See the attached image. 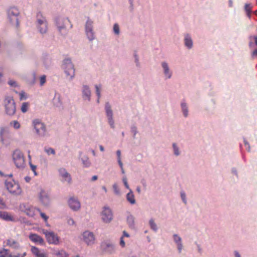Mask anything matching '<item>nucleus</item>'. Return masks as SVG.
Wrapping results in <instances>:
<instances>
[{
	"label": "nucleus",
	"instance_id": "69168bd1",
	"mask_svg": "<svg viewBox=\"0 0 257 257\" xmlns=\"http://www.w3.org/2000/svg\"><path fill=\"white\" fill-rule=\"evenodd\" d=\"M44 63L46 67H48L50 64V60L48 59L46 62H44Z\"/></svg>",
	"mask_w": 257,
	"mask_h": 257
},
{
	"label": "nucleus",
	"instance_id": "2f4dec72",
	"mask_svg": "<svg viewBox=\"0 0 257 257\" xmlns=\"http://www.w3.org/2000/svg\"><path fill=\"white\" fill-rule=\"evenodd\" d=\"M185 44L188 48H191L192 46V41L190 37L187 35L185 37Z\"/></svg>",
	"mask_w": 257,
	"mask_h": 257
},
{
	"label": "nucleus",
	"instance_id": "cd10ccee",
	"mask_svg": "<svg viewBox=\"0 0 257 257\" xmlns=\"http://www.w3.org/2000/svg\"><path fill=\"white\" fill-rule=\"evenodd\" d=\"M174 240L175 242L177 243L178 246V249L179 252H180L182 249V244L181 243V238L180 236H178L177 234L174 235Z\"/></svg>",
	"mask_w": 257,
	"mask_h": 257
},
{
	"label": "nucleus",
	"instance_id": "4c0bfd02",
	"mask_svg": "<svg viewBox=\"0 0 257 257\" xmlns=\"http://www.w3.org/2000/svg\"><path fill=\"white\" fill-rule=\"evenodd\" d=\"M181 107L182 109V111L183 112L184 115L185 117H187L188 115V109L185 103L182 102L181 103Z\"/></svg>",
	"mask_w": 257,
	"mask_h": 257
},
{
	"label": "nucleus",
	"instance_id": "9b49d317",
	"mask_svg": "<svg viewBox=\"0 0 257 257\" xmlns=\"http://www.w3.org/2000/svg\"><path fill=\"white\" fill-rule=\"evenodd\" d=\"M101 220L105 223H109L113 218V214L111 209L108 206L102 208L100 213Z\"/></svg>",
	"mask_w": 257,
	"mask_h": 257
},
{
	"label": "nucleus",
	"instance_id": "774afa93",
	"mask_svg": "<svg viewBox=\"0 0 257 257\" xmlns=\"http://www.w3.org/2000/svg\"><path fill=\"white\" fill-rule=\"evenodd\" d=\"M252 55L253 56H257V49L254 50L252 53Z\"/></svg>",
	"mask_w": 257,
	"mask_h": 257
},
{
	"label": "nucleus",
	"instance_id": "6e6d98bb",
	"mask_svg": "<svg viewBox=\"0 0 257 257\" xmlns=\"http://www.w3.org/2000/svg\"><path fill=\"white\" fill-rule=\"evenodd\" d=\"M116 156L117 161H120L121 160V151L120 150H117L116 151Z\"/></svg>",
	"mask_w": 257,
	"mask_h": 257
},
{
	"label": "nucleus",
	"instance_id": "13d9d810",
	"mask_svg": "<svg viewBox=\"0 0 257 257\" xmlns=\"http://www.w3.org/2000/svg\"><path fill=\"white\" fill-rule=\"evenodd\" d=\"M181 198H182L183 201L186 204V200L185 199V194L184 192H181Z\"/></svg>",
	"mask_w": 257,
	"mask_h": 257
},
{
	"label": "nucleus",
	"instance_id": "603ef678",
	"mask_svg": "<svg viewBox=\"0 0 257 257\" xmlns=\"http://www.w3.org/2000/svg\"><path fill=\"white\" fill-rule=\"evenodd\" d=\"M67 223L70 225H75V222L74 220L72 218H69L67 220Z\"/></svg>",
	"mask_w": 257,
	"mask_h": 257
},
{
	"label": "nucleus",
	"instance_id": "7ed1b4c3",
	"mask_svg": "<svg viewBox=\"0 0 257 257\" xmlns=\"http://www.w3.org/2000/svg\"><path fill=\"white\" fill-rule=\"evenodd\" d=\"M32 124L37 135L40 138H45L49 136L46 125L41 120L35 119L33 120Z\"/></svg>",
	"mask_w": 257,
	"mask_h": 257
},
{
	"label": "nucleus",
	"instance_id": "58836bf2",
	"mask_svg": "<svg viewBox=\"0 0 257 257\" xmlns=\"http://www.w3.org/2000/svg\"><path fill=\"white\" fill-rule=\"evenodd\" d=\"M10 125L17 130L20 128L21 126L20 123L17 120H14L11 121L10 122Z\"/></svg>",
	"mask_w": 257,
	"mask_h": 257
},
{
	"label": "nucleus",
	"instance_id": "4468645a",
	"mask_svg": "<svg viewBox=\"0 0 257 257\" xmlns=\"http://www.w3.org/2000/svg\"><path fill=\"white\" fill-rule=\"evenodd\" d=\"M38 197L41 203L45 206H48L51 203V198L48 192L42 188L40 189Z\"/></svg>",
	"mask_w": 257,
	"mask_h": 257
},
{
	"label": "nucleus",
	"instance_id": "423d86ee",
	"mask_svg": "<svg viewBox=\"0 0 257 257\" xmlns=\"http://www.w3.org/2000/svg\"><path fill=\"white\" fill-rule=\"evenodd\" d=\"M7 16L9 21L12 25L18 27L20 17V11L16 7H11L7 10Z\"/></svg>",
	"mask_w": 257,
	"mask_h": 257
},
{
	"label": "nucleus",
	"instance_id": "f3484780",
	"mask_svg": "<svg viewBox=\"0 0 257 257\" xmlns=\"http://www.w3.org/2000/svg\"><path fill=\"white\" fill-rule=\"evenodd\" d=\"M69 207L74 211H77L81 208V203L76 197H71L68 201Z\"/></svg>",
	"mask_w": 257,
	"mask_h": 257
},
{
	"label": "nucleus",
	"instance_id": "5fc2aeb1",
	"mask_svg": "<svg viewBox=\"0 0 257 257\" xmlns=\"http://www.w3.org/2000/svg\"><path fill=\"white\" fill-rule=\"evenodd\" d=\"M6 207V205L5 202L0 198V208L1 209H4Z\"/></svg>",
	"mask_w": 257,
	"mask_h": 257
},
{
	"label": "nucleus",
	"instance_id": "b1692460",
	"mask_svg": "<svg viewBox=\"0 0 257 257\" xmlns=\"http://www.w3.org/2000/svg\"><path fill=\"white\" fill-rule=\"evenodd\" d=\"M0 219L7 221H15V219L10 213L6 211H0Z\"/></svg>",
	"mask_w": 257,
	"mask_h": 257
},
{
	"label": "nucleus",
	"instance_id": "1a4fd4ad",
	"mask_svg": "<svg viewBox=\"0 0 257 257\" xmlns=\"http://www.w3.org/2000/svg\"><path fill=\"white\" fill-rule=\"evenodd\" d=\"M80 238L88 246H92L96 242V237L94 233L89 230L83 231L80 235Z\"/></svg>",
	"mask_w": 257,
	"mask_h": 257
},
{
	"label": "nucleus",
	"instance_id": "20e7f679",
	"mask_svg": "<svg viewBox=\"0 0 257 257\" xmlns=\"http://www.w3.org/2000/svg\"><path fill=\"white\" fill-rule=\"evenodd\" d=\"M12 137L8 127H0V142L5 147L9 146L12 142Z\"/></svg>",
	"mask_w": 257,
	"mask_h": 257
},
{
	"label": "nucleus",
	"instance_id": "680f3d73",
	"mask_svg": "<svg viewBox=\"0 0 257 257\" xmlns=\"http://www.w3.org/2000/svg\"><path fill=\"white\" fill-rule=\"evenodd\" d=\"M83 165L85 167H88L90 165V162H83Z\"/></svg>",
	"mask_w": 257,
	"mask_h": 257
},
{
	"label": "nucleus",
	"instance_id": "a19ab883",
	"mask_svg": "<svg viewBox=\"0 0 257 257\" xmlns=\"http://www.w3.org/2000/svg\"><path fill=\"white\" fill-rule=\"evenodd\" d=\"M9 85H10L11 87H18L19 86L18 83L13 79H10L8 82Z\"/></svg>",
	"mask_w": 257,
	"mask_h": 257
},
{
	"label": "nucleus",
	"instance_id": "c756f323",
	"mask_svg": "<svg viewBox=\"0 0 257 257\" xmlns=\"http://www.w3.org/2000/svg\"><path fill=\"white\" fill-rule=\"evenodd\" d=\"M113 34L116 36H119L120 34V29L119 25L117 23H115L113 25L112 28Z\"/></svg>",
	"mask_w": 257,
	"mask_h": 257
},
{
	"label": "nucleus",
	"instance_id": "473e14b6",
	"mask_svg": "<svg viewBox=\"0 0 257 257\" xmlns=\"http://www.w3.org/2000/svg\"><path fill=\"white\" fill-rule=\"evenodd\" d=\"M43 25H38L37 26L39 32L42 34H44L47 33L48 31V23L45 24V28L43 29Z\"/></svg>",
	"mask_w": 257,
	"mask_h": 257
},
{
	"label": "nucleus",
	"instance_id": "5701e85b",
	"mask_svg": "<svg viewBox=\"0 0 257 257\" xmlns=\"http://www.w3.org/2000/svg\"><path fill=\"white\" fill-rule=\"evenodd\" d=\"M52 103L55 106L57 107H60L62 106V102L61 99V95L59 93L55 91Z\"/></svg>",
	"mask_w": 257,
	"mask_h": 257
},
{
	"label": "nucleus",
	"instance_id": "f704fd0d",
	"mask_svg": "<svg viewBox=\"0 0 257 257\" xmlns=\"http://www.w3.org/2000/svg\"><path fill=\"white\" fill-rule=\"evenodd\" d=\"M7 244L9 246H12L14 248H16L19 246L18 242L12 239H8L7 240Z\"/></svg>",
	"mask_w": 257,
	"mask_h": 257
},
{
	"label": "nucleus",
	"instance_id": "4d7b16f0",
	"mask_svg": "<svg viewBox=\"0 0 257 257\" xmlns=\"http://www.w3.org/2000/svg\"><path fill=\"white\" fill-rule=\"evenodd\" d=\"M125 242L123 240V236H121V238H120V245L122 246V247H124L125 246Z\"/></svg>",
	"mask_w": 257,
	"mask_h": 257
},
{
	"label": "nucleus",
	"instance_id": "6e6552de",
	"mask_svg": "<svg viewBox=\"0 0 257 257\" xmlns=\"http://www.w3.org/2000/svg\"><path fill=\"white\" fill-rule=\"evenodd\" d=\"M104 111L107 118V122L112 129L115 128L114 113L112 106L109 102H106L104 105Z\"/></svg>",
	"mask_w": 257,
	"mask_h": 257
},
{
	"label": "nucleus",
	"instance_id": "bf43d9fd",
	"mask_svg": "<svg viewBox=\"0 0 257 257\" xmlns=\"http://www.w3.org/2000/svg\"><path fill=\"white\" fill-rule=\"evenodd\" d=\"M25 92L22 91L20 93V99L23 100V99H26V97H25Z\"/></svg>",
	"mask_w": 257,
	"mask_h": 257
},
{
	"label": "nucleus",
	"instance_id": "ea45409f",
	"mask_svg": "<svg viewBox=\"0 0 257 257\" xmlns=\"http://www.w3.org/2000/svg\"><path fill=\"white\" fill-rule=\"evenodd\" d=\"M95 88L96 95L98 99H100L101 97V87L98 85H95Z\"/></svg>",
	"mask_w": 257,
	"mask_h": 257
},
{
	"label": "nucleus",
	"instance_id": "f03ea898",
	"mask_svg": "<svg viewBox=\"0 0 257 257\" xmlns=\"http://www.w3.org/2000/svg\"><path fill=\"white\" fill-rule=\"evenodd\" d=\"M62 68L68 79L72 80L75 76V69L71 59L66 58L63 60Z\"/></svg>",
	"mask_w": 257,
	"mask_h": 257
},
{
	"label": "nucleus",
	"instance_id": "79ce46f5",
	"mask_svg": "<svg viewBox=\"0 0 257 257\" xmlns=\"http://www.w3.org/2000/svg\"><path fill=\"white\" fill-rule=\"evenodd\" d=\"M0 257H11L7 250L3 249L0 251Z\"/></svg>",
	"mask_w": 257,
	"mask_h": 257
},
{
	"label": "nucleus",
	"instance_id": "3c124183",
	"mask_svg": "<svg viewBox=\"0 0 257 257\" xmlns=\"http://www.w3.org/2000/svg\"><path fill=\"white\" fill-rule=\"evenodd\" d=\"M173 150H174V154L177 156L179 155V150L175 144H173Z\"/></svg>",
	"mask_w": 257,
	"mask_h": 257
},
{
	"label": "nucleus",
	"instance_id": "6ab92c4d",
	"mask_svg": "<svg viewBox=\"0 0 257 257\" xmlns=\"http://www.w3.org/2000/svg\"><path fill=\"white\" fill-rule=\"evenodd\" d=\"M29 238L33 242L41 245L45 244L44 239L40 235L36 233H30Z\"/></svg>",
	"mask_w": 257,
	"mask_h": 257
},
{
	"label": "nucleus",
	"instance_id": "c03bdc74",
	"mask_svg": "<svg viewBox=\"0 0 257 257\" xmlns=\"http://www.w3.org/2000/svg\"><path fill=\"white\" fill-rule=\"evenodd\" d=\"M15 163L16 166L19 169H23L25 166L24 162H15Z\"/></svg>",
	"mask_w": 257,
	"mask_h": 257
},
{
	"label": "nucleus",
	"instance_id": "dca6fc26",
	"mask_svg": "<svg viewBox=\"0 0 257 257\" xmlns=\"http://www.w3.org/2000/svg\"><path fill=\"white\" fill-rule=\"evenodd\" d=\"M60 176L61 178V181L64 183L70 184L72 183V178L71 175L64 168L59 169Z\"/></svg>",
	"mask_w": 257,
	"mask_h": 257
},
{
	"label": "nucleus",
	"instance_id": "de8ad7c7",
	"mask_svg": "<svg viewBox=\"0 0 257 257\" xmlns=\"http://www.w3.org/2000/svg\"><path fill=\"white\" fill-rule=\"evenodd\" d=\"M29 164H30V166L31 167V170L33 171V172H34V175L35 176L37 175V172L36 171V168H37V166L33 165L31 162H29Z\"/></svg>",
	"mask_w": 257,
	"mask_h": 257
},
{
	"label": "nucleus",
	"instance_id": "72a5a7b5",
	"mask_svg": "<svg viewBox=\"0 0 257 257\" xmlns=\"http://www.w3.org/2000/svg\"><path fill=\"white\" fill-rule=\"evenodd\" d=\"M131 132L133 134L134 139L136 138V135L138 133V128L135 124H133L131 126Z\"/></svg>",
	"mask_w": 257,
	"mask_h": 257
},
{
	"label": "nucleus",
	"instance_id": "4be33fe9",
	"mask_svg": "<svg viewBox=\"0 0 257 257\" xmlns=\"http://www.w3.org/2000/svg\"><path fill=\"white\" fill-rule=\"evenodd\" d=\"M32 252L37 257H47L48 253L43 250H40L38 247L32 246L31 247Z\"/></svg>",
	"mask_w": 257,
	"mask_h": 257
},
{
	"label": "nucleus",
	"instance_id": "9d476101",
	"mask_svg": "<svg viewBox=\"0 0 257 257\" xmlns=\"http://www.w3.org/2000/svg\"><path fill=\"white\" fill-rule=\"evenodd\" d=\"M5 186L9 192L15 195H18L21 193L22 190L19 184L13 180H6Z\"/></svg>",
	"mask_w": 257,
	"mask_h": 257
},
{
	"label": "nucleus",
	"instance_id": "8fccbe9b",
	"mask_svg": "<svg viewBox=\"0 0 257 257\" xmlns=\"http://www.w3.org/2000/svg\"><path fill=\"white\" fill-rule=\"evenodd\" d=\"M122 182L124 184V186L126 187V188H127V189L130 190L131 189L130 188V187H129V185L127 183V178L125 176H124L122 178Z\"/></svg>",
	"mask_w": 257,
	"mask_h": 257
},
{
	"label": "nucleus",
	"instance_id": "e2e57ef3",
	"mask_svg": "<svg viewBox=\"0 0 257 257\" xmlns=\"http://www.w3.org/2000/svg\"><path fill=\"white\" fill-rule=\"evenodd\" d=\"M118 163H119V165L121 169L122 173L124 174V169H123V168L122 167V162H118Z\"/></svg>",
	"mask_w": 257,
	"mask_h": 257
},
{
	"label": "nucleus",
	"instance_id": "0e129e2a",
	"mask_svg": "<svg viewBox=\"0 0 257 257\" xmlns=\"http://www.w3.org/2000/svg\"><path fill=\"white\" fill-rule=\"evenodd\" d=\"M250 38H253L254 41V43L256 45V46H257V36H254L253 37H250Z\"/></svg>",
	"mask_w": 257,
	"mask_h": 257
},
{
	"label": "nucleus",
	"instance_id": "052dcab7",
	"mask_svg": "<svg viewBox=\"0 0 257 257\" xmlns=\"http://www.w3.org/2000/svg\"><path fill=\"white\" fill-rule=\"evenodd\" d=\"M3 76V68L0 67V82L2 81Z\"/></svg>",
	"mask_w": 257,
	"mask_h": 257
},
{
	"label": "nucleus",
	"instance_id": "e433bc0d",
	"mask_svg": "<svg viewBox=\"0 0 257 257\" xmlns=\"http://www.w3.org/2000/svg\"><path fill=\"white\" fill-rule=\"evenodd\" d=\"M45 152L48 155H55V151L54 149L50 148V147H45L44 148Z\"/></svg>",
	"mask_w": 257,
	"mask_h": 257
},
{
	"label": "nucleus",
	"instance_id": "7c9ffc66",
	"mask_svg": "<svg viewBox=\"0 0 257 257\" xmlns=\"http://www.w3.org/2000/svg\"><path fill=\"white\" fill-rule=\"evenodd\" d=\"M127 222L129 226L131 228L134 227L135 226V217L132 214L129 215L127 218Z\"/></svg>",
	"mask_w": 257,
	"mask_h": 257
},
{
	"label": "nucleus",
	"instance_id": "a211bd4d",
	"mask_svg": "<svg viewBox=\"0 0 257 257\" xmlns=\"http://www.w3.org/2000/svg\"><path fill=\"white\" fill-rule=\"evenodd\" d=\"M81 92L83 100L88 102L90 101L91 91L89 86L87 85H83L81 88Z\"/></svg>",
	"mask_w": 257,
	"mask_h": 257
},
{
	"label": "nucleus",
	"instance_id": "39448f33",
	"mask_svg": "<svg viewBox=\"0 0 257 257\" xmlns=\"http://www.w3.org/2000/svg\"><path fill=\"white\" fill-rule=\"evenodd\" d=\"M84 30L86 36L90 42L95 39L94 30V21L90 17H87L84 25Z\"/></svg>",
	"mask_w": 257,
	"mask_h": 257
},
{
	"label": "nucleus",
	"instance_id": "49530a36",
	"mask_svg": "<svg viewBox=\"0 0 257 257\" xmlns=\"http://www.w3.org/2000/svg\"><path fill=\"white\" fill-rule=\"evenodd\" d=\"M244 9H245V11L247 13L248 16L249 17L250 16V13L251 12V8L250 5L249 4H245V7H244Z\"/></svg>",
	"mask_w": 257,
	"mask_h": 257
},
{
	"label": "nucleus",
	"instance_id": "f257e3e1",
	"mask_svg": "<svg viewBox=\"0 0 257 257\" xmlns=\"http://www.w3.org/2000/svg\"><path fill=\"white\" fill-rule=\"evenodd\" d=\"M54 22L59 33L62 36H66L73 25L68 17L58 16L55 18Z\"/></svg>",
	"mask_w": 257,
	"mask_h": 257
},
{
	"label": "nucleus",
	"instance_id": "412c9836",
	"mask_svg": "<svg viewBox=\"0 0 257 257\" xmlns=\"http://www.w3.org/2000/svg\"><path fill=\"white\" fill-rule=\"evenodd\" d=\"M12 157L14 161H25V160L24 154L19 149H16L13 152Z\"/></svg>",
	"mask_w": 257,
	"mask_h": 257
},
{
	"label": "nucleus",
	"instance_id": "2eb2a0df",
	"mask_svg": "<svg viewBox=\"0 0 257 257\" xmlns=\"http://www.w3.org/2000/svg\"><path fill=\"white\" fill-rule=\"evenodd\" d=\"M100 249L103 252L108 254H112L115 250L114 244L108 241L102 242L100 244Z\"/></svg>",
	"mask_w": 257,
	"mask_h": 257
},
{
	"label": "nucleus",
	"instance_id": "bb28decb",
	"mask_svg": "<svg viewBox=\"0 0 257 257\" xmlns=\"http://www.w3.org/2000/svg\"><path fill=\"white\" fill-rule=\"evenodd\" d=\"M162 67L164 69V75H165V77L166 79H168V78H171V75H172V73L170 71L168 64L166 63H163L162 64Z\"/></svg>",
	"mask_w": 257,
	"mask_h": 257
},
{
	"label": "nucleus",
	"instance_id": "aec40b11",
	"mask_svg": "<svg viewBox=\"0 0 257 257\" xmlns=\"http://www.w3.org/2000/svg\"><path fill=\"white\" fill-rule=\"evenodd\" d=\"M47 23H48L46 19L43 15L42 13H38L36 16V26H38V25H43V27H44V29L45 28V24Z\"/></svg>",
	"mask_w": 257,
	"mask_h": 257
},
{
	"label": "nucleus",
	"instance_id": "09e8293b",
	"mask_svg": "<svg viewBox=\"0 0 257 257\" xmlns=\"http://www.w3.org/2000/svg\"><path fill=\"white\" fill-rule=\"evenodd\" d=\"M46 79L45 75L41 76L40 78V85L43 86L46 83Z\"/></svg>",
	"mask_w": 257,
	"mask_h": 257
},
{
	"label": "nucleus",
	"instance_id": "ddd939ff",
	"mask_svg": "<svg viewBox=\"0 0 257 257\" xmlns=\"http://www.w3.org/2000/svg\"><path fill=\"white\" fill-rule=\"evenodd\" d=\"M20 209L29 217H34L38 211H40L39 209L26 203L20 204Z\"/></svg>",
	"mask_w": 257,
	"mask_h": 257
},
{
	"label": "nucleus",
	"instance_id": "a878e982",
	"mask_svg": "<svg viewBox=\"0 0 257 257\" xmlns=\"http://www.w3.org/2000/svg\"><path fill=\"white\" fill-rule=\"evenodd\" d=\"M53 254L57 257H69V254L63 249L54 250Z\"/></svg>",
	"mask_w": 257,
	"mask_h": 257
},
{
	"label": "nucleus",
	"instance_id": "864d4df0",
	"mask_svg": "<svg viewBox=\"0 0 257 257\" xmlns=\"http://www.w3.org/2000/svg\"><path fill=\"white\" fill-rule=\"evenodd\" d=\"M40 213V215L42 218H43L45 221L46 222L48 219V216H47L44 213L39 211Z\"/></svg>",
	"mask_w": 257,
	"mask_h": 257
},
{
	"label": "nucleus",
	"instance_id": "f8f14e48",
	"mask_svg": "<svg viewBox=\"0 0 257 257\" xmlns=\"http://www.w3.org/2000/svg\"><path fill=\"white\" fill-rule=\"evenodd\" d=\"M42 232L45 235L47 241L49 244L58 245L60 243V237L54 232L43 229Z\"/></svg>",
	"mask_w": 257,
	"mask_h": 257
},
{
	"label": "nucleus",
	"instance_id": "338daca9",
	"mask_svg": "<svg viewBox=\"0 0 257 257\" xmlns=\"http://www.w3.org/2000/svg\"><path fill=\"white\" fill-rule=\"evenodd\" d=\"M123 237H128L130 236V235L129 234L126 232L125 231H123V235L122 236Z\"/></svg>",
	"mask_w": 257,
	"mask_h": 257
},
{
	"label": "nucleus",
	"instance_id": "37998d69",
	"mask_svg": "<svg viewBox=\"0 0 257 257\" xmlns=\"http://www.w3.org/2000/svg\"><path fill=\"white\" fill-rule=\"evenodd\" d=\"M149 224L151 226V228L154 231H156L157 230V227L156 223H155L154 220L151 219L149 221Z\"/></svg>",
	"mask_w": 257,
	"mask_h": 257
},
{
	"label": "nucleus",
	"instance_id": "393cba45",
	"mask_svg": "<svg viewBox=\"0 0 257 257\" xmlns=\"http://www.w3.org/2000/svg\"><path fill=\"white\" fill-rule=\"evenodd\" d=\"M129 190V192L126 194V200L131 204H135L136 202V199L135 198V195L131 189H130Z\"/></svg>",
	"mask_w": 257,
	"mask_h": 257
},
{
	"label": "nucleus",
	"instance_id": "c9c22d12",
	"mask_svg": "<svg viewBox=\"0 0 257 257\" xmlns=\"http://www.w3.org/2000/svg\"><path fill=\"white\" fill-rule=\"evenodd\" d=\"M29 106H30L29 103L23 102L22 103V106H21V111L23 113L26 112L28 110V108H29Z\"/></svg>",
	"mask_w": 257,
	"mask_h": 257
},
{
	"label": "nucleus",
	"instance_id": "a18cd8bd",
	"mask_svg": "<svg viewBox=\"0 0 257 257\" xmlns=\"http://www.w3.org/2000/svg\"><path fill=\"white\" fill-rule=\"evenodd\" d=\"M134 57L135 58V62L137 67L140 66V62H139V57L136 52H135L134 54Z\"/></svg>",
	"mask_w": 257,
	"mask_h": 257
},
{
	"label": "nucleus",
	"instance_id": "0eeeda50",
	"mask_svg": "<svg viewBox=\"0 0 257 257\" xmlns=\"http://www.w3.org/2000/svg\"><path fill=\"white\" fill-rule=\"evenodd\" d=\"M4 103L7 114L9 115H14L16 111V106L13 97L10 96H6Z\"/></svg>",
	"mask_w": 257,
	"mask_h": 257
},
{
	"label": "nucleus",
	"instance_id": "c85d7f7f",
	"mask_svg": "<svg viewBox=\"0 0 257 257\" xmlns=\"http://www.w3.org/2000/svg\"><path fill=\"white\" fill-rule=\"evenodd\" d=\"M112 189L113 190L114 194L117 196H121V192L120 189L117 183H114L112 185Z\"/></svg>",
	"mask_w": 257,
	"mask_h": 257
}]
</instances>
